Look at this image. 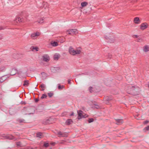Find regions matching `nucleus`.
Masks as SVG:
<instances>
[{
    "label": "nucleus",
    "mask_w": 149,
    "mask_h": 149,
    "mask_svg": "<svg viewBox=\"0 0 149 149\" xmlns=\"http://www.w3.org/2000/svg\"><path fill=\"white\" fill-rule=\"evenodd\" d=\"M141 89L139 87L136 86H129L127 90V92L128 94L133 95H137L139 94Z\"/></svg>",
    "instance_id": "1"
},
{
    "label": "nucleus",
    "mask_w": 149,
    "mask_h": 149,
    "mask_svg": "<svg viewBox=\"0 0 149 149\" xmlns=\"http://www.w3.org/2000/svg\"><path fill=\"white\" fill-rule=\"evenodd\" d=\"M68 52L70 55L75 56L76 55H79L81 53V50L79 49H74L72 47H70L68 49Z\"/></svg>",
    "instance_id": "2"
},
{
    "label": "nucleus",
    "mask_w": 149,
    "mask_h": 149,
    "mask_svg": "<svg viewBox=\"0 0 149 149\" xmlns=\"http://www.w3.org/2000/svg\"><path fill=\"white\" fill-rule=\"evenodd\" d=\"M34 112L33 109L30 108H24L23 110V113L25 115L32 114Z\"/></svg>",
    "instance_id": "3"
},
{
    "label": "nucleus",
    "mask_w": 149,
    "mask_h": 149,
    "mask_svg": "<svg viewBox=\"0 0 149 149\" xmlns=\"http://www.w3.org/2000/svg\"><path fill=\"white\" fill-rule=\"evenodd\" d=\"M40 33L39 32H36L31 34V38L33 40H36L37 38V37L40 36Z\"/></svg>",
    "instance_id": "4"
},
{
    "label": "nucleus",
    "mask_w": 149,
    "mask_h": 149,
    "mask_svg": "<svg viewBox=\"0 0 149 149\" xmlns=\"http://www.w3.org/2000/svg\"><path fill=\"white\" fill-rule=\"evenodd\" d=\"M68 35H73L77 33V30L76 29H69L66 31Z\"/></svg>",
    "instance_id": "5"
},
{
    "label": "nucleus",
    "mask_w": 149,
    "mask_h": 149,
    "mask_svg": "<svg viewBox=\"0 0 149 149\" xmlns=\"http://www.w3.org/2000/svg\"><path fill=\"white\" fill-rule=\"evenodd\" d=\"M42 60L45 62H49V56L47 54H44L42 55Z\"/></svg>",
    "instance_id": "6"
},
{
    "label": "nucleus",
    "mask_w": 149,
    "mask_h": 149,
    "mask_svg": "<svg viewBox=\"0 0 149 149\" xmlns=\"http://www.w3.org/2000/svg\"><path fill=\"white\" fill-rule=\"evenodd\" d=\"M77 113H78V119H80V118H85L87 117V115H85V116L82 115V111L79 110L77 111Z\"/></svg>",
    "instance_id": "7"
},
{
    "label": "nucleus",
    "mask_w": 149,
    "mask_h": 149,
    "mask_svg": "<svg viewBox=\"0 0 149 149\" xmlns=\"http://www.w3.org/2000/svg\"><path fill=\"white\" fill-rule=\"evenodd\" d=\"M148 26V24L146 23H144L141 24L140 29L141 30H144L147 28Z\"/></svg>",
    "instance_id": "8"
},
{
    "label": "nucleus",
    "mask_w": 149,
    "mask_h": 149,
    "mask_svg": "<svg viewBox=\"0 0 149 149\" xmlns=\"http://www.w3.org/2000/svg\"><path fill=\"white\" fill-rule=\"evenodd\" d=\"M143 51L145 52H148L149 51V45H145L143 47Z\"/></svg>",
    "instance_id": "9"
},
{
    "label": "nucleus",
    "mask_w": 149,
    "mask_h": 149,
    "mask_svg": "<svg viewBox=\"0 0 149 149\" xmlns=\"http://www.w3.org/2000/svg\"><path fill=\"white\" fill-rule=\"evenodd\" d=\"M134 23H135L136 24H138L141 23V21L139 20V19L138 17H136L134 18L133 20Z\"/></svg>",
    "instance_id": "10"
},
{
    "label": "nucleus",
    "mask_w": 149,
    "mask_h": 149,
    "mask_svg": "<svg viewBox=\"0 0 149 149\" xmlns=\"http://www.w3.org/2000/svg\"><path fill=\"white\" fill-rule=\"evenodd\" d=\"M116 120V124L118 125H121L123 123V120L121 119L115 120Z\"/></svg>",
    "instance_id": "11"
},
{
    "label": "nucleus",
    "mask_w": 149,
    "mask_h": 149,
    "mask_svg": "<svg viewBox=\"0 0 149 149\" xmlns=\"http://www.w3.org/2000/svg\"><path fill=\"white\" fill-rule=\"evenodd\" d=\"M7 79V77L6 75L3 76L0 78V82L2 83L6 80Z\"/></svg>",
    "instance_id": "12"
},
{
    "label": "nucleus",
    "mask_w": 149,
    "mask_h": 149,
    "mask_svg": "<svg viewBox=\"0 0 149 149\" xmlns=\"http://www.w3.org/2000/svg\"><path fill=\"white\" fill-rule=\"evenodd\" d=\"M100 106L98 105L97 103L94 102L93 103V109H98L100 108Z\"/></svg>",
    "instance_id": "13"
},
{
    "label": "nucleus",
    "mask_w": 149,
    "mask_h": 149,
    "mask_svg": "<svg viewBox=\"0 0 149 149\" xmlns=\"http://www.w3.org/2000/svg\"><path fill=\"white\" fill-rule=\"evenodd\" d=\"M59 54L56 53L55 54L54 56V59L55 60H57L59 58Z\"/></svg>",
    "instance_id": "14"
},
{
    "label": "nucleus",
    "mask_w": 149,
    "mask_h": 149,
    "mask_svg": "<svg viewBox=\"0 0 149 149\" xmlns=\"http://www.w3.org/2000/svg\"><path fill=\"white\" fill-rule=\"evenodd\" d=\"M72 123V121L71 119H68L66 121V124L69 125Z\"/></svg>",
    "instance_id": "15"
},
{
    "label": "nucleus",
    "mask_w": 149,
    "mask_h": 149,
    "mask_svg": "<svg viewBox=\"0 0 149 149\" xmlns=\"http://www.w3.org/2000/svg\"><path fill=\"white\" fill-rule=\"evenodd\" d=\"M58 134L60 136L62 137H65L66 136V134L64 133L61 132L60 131H59L58 132Z\"/></svg>",
    "instance_id": "16"
},
{
    "label": "nucleus",
    "mask_w": 149,
    "mask_h": 149,
    "mask_svg": "<svg viewBox=\"0 0 149 149\" xmlns=\"http://www.w3.org/2000/svg\"><path fill=\"white\" fill-rule=\"evenodd\" d=\"M6 67L4 66H2L0 67V72H3L5 71Z\"/></svg>",
    "instance_id": "17"
},
{
    "label": "nucleus",
    "mask_w": 149,
    "mask_h": 149,
    "mask_svg": "<svg viewBox=\"0 0 149 149\" xmlns=\"http://www.w3.org/2000/svg\"><path fill=\"white\" fill-rule=\"evenodd\" d=\"M99 91H100L99 87L97 86H95V87H94V91L95 93H97Z\"/></svg>",
    "instance_id": "18"
},
{
    "label": "nucleus",
    "mask_w": 149,
    "mask_h": 149,
    "mask_svg": "<svg viewBox=\"0 0 149 149\" xmlns=\"http://www.w3.org/2000/svg\"><path fill=\"white\" fill-rule=\"evenodd\" d=\"M88 5V3L86 2H83L81 3V6L82 7L86 6Z\"/></svg>",
    "instance_id": "19"
},
{
    "label": "nucleus",
    "mask_w": 149,
    "mask_h": 149,
    "mask_svg": "<svg viewBox=\"0 0 149 149\" xmlns=\"http://www.w3.org/2000/svg\"><path fill=\"white\" fill-rule=\"evenodd\" d=\"M36 137L39 138H41L42 137V134L41 132H39L36 134Z\"/></svg>",
    "instance_id": "20"
},
{
    "label": "nucleus",
    "mask_w": 149,
    "mask_h": 149,
    "mask_svg": "<svg viewBox=\"0 0 149 149\" xmlns=\"http://www.w3.org/2000/svg\"><path fill=\"white\" fill-rule=\"evenodd\" d=\"M51 45L54 47L58 45V44H57V42H53L51 43Z\"/></svg>",
    "instance_id": "21"
},
{
    "label": "nucleus",
    "mask_w": 149,
    "mask_h": 149,
    "mask_svg": "<svg viewBox=\"0 0 149 149\" xmlns=\"http://www.w3.org/2000/svg\"><path fill=\"white\" fill-rule=\"evenodd\" d=\"M42 79H45L47 77V74L44 72L42 73Z\"/></svg>",
    "instance_id": "22"
},
{
    "label": "nucleus",
    "mask_w": 149,
    "mask_h": 149,
    "mask_svg": "<svg viewBox=\"0 0 149 149\" xmlns=\"http://www.w3.org/2000/svg\"><path fill=\"white\" fill-rule=\"evenodd\" d=\"M29 83H28V81L25 80L24 81V83H23V86H28Z\"/></svg>",
    "instance_id": "23"
},
{
    "label": "nucleus",
    "mask_w": 149,
    "mask_h": 149,
    "mask_svg": "<svg viewBox=\"0 0 149 149\" xmlns=\"http://www.w3.org/2000/svg\"><path fill=\"white\" fill-rule=\"evenodd\" d=\"M88 91H89L90 93H92L93 92V87L90 86L88 88Z\"/></svg>",
    "instance_id": "24"
},
{
    "label": "nucleus",
    "mask_w": 149,
    "mask_h": 149,
    "mask_svg": "<svg viewBox=\"0 0 149 149\" xmlns=\"http://www.w3.org/2000/svg\"><path fill=\"white\" fill-rule=\"evenodd\" d=\"M58 89L59 90H61L63 88H64V86L63 85H61L60 84H58Z\"/></svg>",
    "instance_id": "25"
},
{
    "label": "nucleus",
    "mask_w": 149,
    "mask_h": 149,
    "mask_svg": "<svg viewBox=\"0 0 149 149\" xmlns=\"http://www.w3.org/2000/svg\"><path fill=\"white\" fill-rule=\"evenodd\" d=\"M16 21L20 22H22V19L19 17H17L16 18Z\"/></svg>",
    "instance_id": "26"
},
{
    "label": "nucleus",
    "mask_w": 149,
    "mask_h": 149,
    "mask_svg": "<svg viewBox=\"0 0 149 149\" xmlns=\"http://www.w3.org/2000/svg\"><path fill=\"white\" fill-rule=\"evenodd\" d=\"M6 138L8 139L11 140L13 139V136H6Z\"/></svg>",
    "instance_id": "27"
},
{
    "label": "nucleus",
    "mask_w": 149,
    "mask_h": 149,
    "mask_svg": "<svg viewBox=\"0 0 149 149\" xmlns=\"http://www.w3.org/2000/svg\"><path fill=\"white\" fill-rule=\"evenodd\" d=\"M38 22L40 24H42L43 22V19L42 18L40 19V20L38 21Z\"/></svg>",
    "instance_id": "28"
},
{
    "label": "nucleus",
    "mask_w": 149,
    "mask_h": 149,
    "mask_svg": "<svg viewBox=\"0 0 149 149\" xmlns=\"http://www.w3.org/2000/svg\"><path fill=\"white\" fill-rule=\"evenodd\" d=\"M111 100V98H109L108 97H107L105 98V101H107V102L110 101Z\"/></svg>",
    "instance_id": "29"
},
{
    "label": "nucleus",
    "mask_w": 149,
    "mask_h": 149,
    "mask_svg": "<svg viewBox=\"0 0 149 149\" xmlns=\"http://www.w3.org/2000/svg\"><path fill=\"white\" fill-rule=\"evenodd\" d=\"M143 41V39L140 38H139L137 39V42H141Z\"/></svg>",
    "instance_id": "30"
},
{
    "label": "nucleus",
    "mask_w": 149,
    "mask_h": 149,
    "mask_svg": "<svg viewBox=\"0 0 149 149\" xmlns=\"http://www.w3.org/2000/svg\"><path fill=\"white\" fill-rule=\"evenodd\" d=\"M47 97V95L45 94H43L42 95V97H41V99H43L44 98H46Z\"/></svg>",
    "instance_id": "31"
},
{
    "label": "nucleus",
    "mask_w": 149,
    "mask_h": 149,
    "mask_svg": "<svg viewBox=\"0 0 149 149\" xmlns=\"http://www.w3.org/2000/svg\"><path fill=\"white\" fill-rule=\"evenodd\" d=\"M40 87L41 88H45V86L44 84H42L40 85Z\"/></svg>",
    "instance_id": "32"
},
{
    "label": "nucleus",
    "mask_w": 149,
    "mask_h": 149,
    "mask_svg": "<svg viewBox=\"0 0 149 149\" xmlns=\"http://www.w3.org/2000/svg\"><path fill=\"white\" fill-rule=\"evenodd\" d=\"M53 95V94L52 93H48V96H49V97H52Z\"/></svg>",
    "instance_id": "33"
},
{
    "label": "nucleus",
    "mask_w": 149,
    "mask_h": 149,
    "mask_svg": "<svg viewBox=\"0 0 149 149\" xmlns=\"http://www.w3.org/2000/svg\"><path fill=\"white\" fill-rule=\"evenodd\" d=\"M93 122V118H90L89 119V120H88V122H89V123H91Z\"/></svg>",
    "instance_id": "34"
},
{
    "label": "nucleus",
    "mask_w": 149,
    "mask_h": 149,
    "mask_svg": "<svg viewBox=\"0 0 149 149\" xmlns=\"http://www.w3.org/2000/svg\"><path fill=\"white\" fill-rule=\"evenodd\" d=\"M44 146L45 147H47L49 146V144L48 143H45Z\"/></svg>",
    "instance_id": "35"
},
{
    "label": "nucleus",
    "mask_w": 149,
    "mask_h": 149,
    "mask_svg": "<svg viewBox=\"0 0 149 149\" xmlns=\"http://www.w3.org/2000/svg\"><path fill=\"white\" fill-rule=\"evenodd\" d=\"M148 122H149V121H148V120H146V121L144 122V123H144V124H147Z\"/></svg>",
    "instance_id": "36"
},
{
    "label": "nucleus",
    "mask_w": 149,
    "mask_h": 149,
    "mask_svg": "<svg viewBox=\"0 0 149 149\" xmlns=\"http://www.w3.org/2000/svg\"><path fill=\"white\" fill-rule=\"evenodd\" d=\"M133 37L136 38H138V36L137 35H134V36H133Z\"/></svg>",
    "instance_id": "37"
},
{
    "label": "nucleus",
    "mask_w": 149,
    "mask_h": 149,
    "mask_svg": "<svg viewBox=\"0 0 149 149\" xmlns=\"http://www.w3.org/2000/svg\"><path fill=\"white\" fill-rule=\"evenodd\" d=\"M145 129L147 130H149V126H147V127H145Z\"/></svg>",
    "instance_id": "38"
},
{
    "label": "nucleus",
    "mask_w": 149,
    "mask_h": 149,
    "mask_svg": "<svg viewBox=\"0 0 149 149\" xmlns=\"http://www.w3.org/2000/svg\"><path fill=\"white\" fill-rule=\"evenodd\" d=\"M24 121V120H19V121L20 123L23 122Z\"/></svg>",
    "instance_id": "39"
},
{
    "label": "nucleus",
    "mask_w": 149,
    "mask_h": 149,
    "mask_svg": "<svg viewBox=\"0 0 149 149\" xmlns=\"http://www.w3.org/2000/svg\"><path fill=\"white\" fill-rule=\"evenodd\" d=\"M38 48L37 47H36L34 48H33V49L35 50L36 51H38Z\"/></svg>",
    "instance_id": "40"
},
{
    "label": "nucleus",
    "mask_w": 149,
    "mask_h": 149,
    "mask_svg": "<svg viewBox=\"0 0 149 149\" xmlns=\"http://www.w3.org/2000/svg\"><path fill=\"white\" fill-rule=\"evenodd\" d=\"M56 68H55V67H54V68H52V72H54V70L56 69Z\"/></svg>",
    "instance_id": "41"
},
{
    "label": "nucleus",
    "mask_w": 149,
    "mask_h": 149,
    "mask_svg": "<svg viewBox=\"0 0 149 149\" xmlns=\"http://www.w3.org/2000/svg\"><path fill=\"white\" fill-rule=\"evenodd\" d=\"M20 144L21 143L20 142H18L17 143V146H20Z\"/></svg>",
    "instance_id": "42"
},
{
    "label": "nucleus",
    "mask_w": 149,
    "mask_h": 149,
    "mask_svg": "<svg viewBox=\"0 0 149 149\" xmlns=\"http://www.w3.org/2000/svg\"><path fill=\"white\" fill-rule=\"evenodd\" d=\"M55 144V142L52 143H51V145H52L53 146H54Z\"/></svg>",
    "instance_id": "43"
},
{
    "label": "nucleus",
    "mask_w": 149,
    "mask_h": 149,
    "mask_svg": "<svg viewBox=\"0 0 149 149\" xmlns=\"http://www.w3.org/2000/svg\"><path fill=\"white\" fill-rule=\"evenodd\" d=\"M68 84H70L71 83H70V80H68Z\"/></svg>",
    "instance_id": "44"
},
{
    "label": "nucleus",
    "mask_w": 149,
    "mask_h": 149,
    "mask_svg": "<svg viewBox=\"0 0 149 149\" xmlns=\"http://www.w3.org/2000/svg\"><path fill=\"white\" fill-rule=\"evenodd\" d=\"M15 73H12V72H11V75H15Z\"/></svg>",
    "instance_id": "45"
},
{
    "label": "nucleus",
    "mask_w": 149,
    "mask_h": 149,
    "mask_svg": "<svg viewBox=\"0 0 149 149\" xmlns=\"http://www.w3.org/2000/svg\"><path fill=\"white\" fill-rule=\"evenodd\" d=\"M73 115H74V113L72 112V113H71V114H70V116H73Z\"/></svg>",
    "instance_id": "46"
},
{
    "label": "nucleus",
    "mask_w": 149,
    "mask_h": 149,
    "mask_svg": "<svg viewBox=\"0 0 149 149\" xmlns=\"http://www.w3.org/2000/svg\"><path fill=\"white\" fill-rule=\"evenodd\" d=\"M131 1L133 2H135L136 1H137V0H130Z\"/></svg>",
    "instance_id": "47"
},
{
    "label": "nucleus",
    "mask_w": 149,
    "mask_h": 149,
    "mask_svg": "<svg viewBox=\"0 0 149 149\" xmlns=\"http://www.w3.org/2000/svg\"><path fill=\"white\" fill-rule=\"evenodd\" d=\"M109 59H110L111 57V55H109Z\"/></svg>",
    "instance_id": "48"
},
{
    "label": "nucleus",
    "mask_w": 149,
    "mask_h": 149,
    "mask_svg": "<svg viewBox=\"0 0 149 149\" xmlns=\"http://www.w3.org/2000/svg\"><path fill=\"white\" fill-rule=\"evenodd\" d=\"M45 90V88H42V91H44Z\"/></svg>",
    "instance_id": "49"
},
{
    "label": "nucleus",
    "mask_w": 149,
    "mask_h": 149,
    "mask_svg": "<svg viewBox=\"0 0 149 149\" xmlns=\"http://www.w3.org/2000/svg\"><path fill=\"white\" fill-rule=\"evenodd\" d=\"M38 101V100L37 99L35 100V102H37Z\"/></svg>",
    "instance_id": "50"
},
{
    "label": "nucleus",
    "mask_w": 149,
    "mask_h": 149,
    "mask_svg": "<svg viewBox=\"0 0 149 149\" xmlns=\"http://www.w3.org/2000/svg\"><path fill=\"white\" fill-rule=\"evenodd\" d=\"M15 71V70H14V69H13V70H12V72H13V71Z\"/></svg>",
    "instance_id": "51"
},
{
    "label": "nucleus",
    "mask_w": 149,
    "mask_h": 149,
    "mask_svg": "<svg viewBox=\"0 0 149 149\" xmlns=\"http://www.w3.org/2000/svg\"><path fill=\"white\" fill-rule=\"evenodd\" d=\"M147 86H148V87L149 88V83L147 84Z\"/></svg>",
    "instance_id": "52"
},
{
    "label": "nucleus",
    "mask_w": 149,
    "mask_h": 149,
    "mask_svg": "<svg viewBox=\"0 0 149 149\" xmlns=\"http://www.w3.org/2000/svg\"><path fill=\"white\" fill-rule=\"evenodd\" d=\"M64 113V114H64V115H66V112Z\"/></svg>",
    "instance_id": "53"
},
{
    "label": "nucleus",
    "mask_w": 149,
    "mask_h": 149,
    "mask_svg": "<svg viewBox=\"0 0 149 149\" xmlns=\"http://www.w3.org/2000/svg\"><path fill=\"white\" fill-rule=\"evenodd\" d=\"M75 81H76V82H77V81H76V80H75Z\"/></svg>",
    "instance_id": "54"
}]
</instances>
